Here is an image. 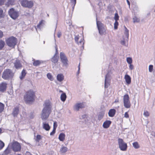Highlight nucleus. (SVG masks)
Here are the masks:
<instances>
[{
	"mask_svg": "<svg viewBox=\"0 0 155 155\" xmlns=\"http://www.w3.org/2000/svg\"><path fill=\"white\" fill-rule=\"evenodd\" d=\"M43 108L41 114V117L43 120H46L51 112L52 107L49 100L45 101L43 104Z\"/></svg>",
	"mask_w": 155,
	"mask_h": 155,
	"instance_id": "obj_1",
	"label": "nucleus"
},
{
	"mask_svg": "<svg viewBox=\"0 0 155 155\" xmlns=\"http://www.w3.org/2000/svg\"><path fill=\"white\" fill-rule=\"evenodd\" d=\"M35 92L30 90L27 92L24 96V100L26 103L30 104L35 100Z\"/></svg>",
	"mask_w": 155,
	"mask_h": 155,
	"instance_id": "obj_2",
	"label": "nucleus"
},
{
	"mask_svg": "<svg viewBox=\"0 0 155 155\" xmlns=\"http://www.w3.org/2000/svg\"><path fill=\"white\" fill-rule=\"evenodd\" d=\"M124 35L121 39L120 43L122 45L127 46L129 37V30L125 26H124Z\"/></svg>",
	"mask_w": 155,
	"mask_h": 155,
	"instance_id": "obj_3",
	"label": "nucleus"
},
{
	"mask_svg": "<svg viewBox=\"0 0 155 155\" xmlns=\"http://www.w3.org/2000/svg\"><path fill=\"white\" fill-rule=\"evenodd\" d=\"M17 39L13 37H11L6 40L7 45L12 48H14L17 43Z\"/></svg>",
	"mask_w": 155,
	"mask_h": 155,
	"instance_id": "obj_4",
	"label": "nucleus"
},
{
	"mask_svg": "<svg viewBox=\"0 0 155 155\" xmlns=\"http://www.w3.org/2000/svg\"><path fill=\"white\" fill-rule=\"evenodd\" d=\"M13 76V73L11 70L9 69L4 70L3 73L2 78L5 79H8L12 78Z\"/></svg>",
	"mask_w": 155,
	"mask_h": 155,
	"instance_id": "obj_5",
	"label": "nucleus"
},
{
	"mask_svg": "<svg viewBox=\"0 0 155 155\" xmlns=\"http://www.w3.org/2000/svg\"><path fill=\"white\" fill-rule=\"evenodd\" d=\"M9 146H11L14 152H18L21 149V146L20 143L16 141H14L10 144Z\"/></svg>",
	"mask_w": 155,
	"mask_h": 155,
	"instance_id": "obj_6",
	"label": "nucleus"
},
{
	"mask_svg": "<svg viewBox=\"0 0 155 155\" xmlns=\"http://www.w3.org/2000/svg\"><path fill=\"white\" fill-rule=\"evenodd\" d=\"M60 56L61 62L63 64V66L67 67L68 65V61L65 54L61 52L60 53Z\"/></svg>",
	"mask_w": 155,
	"mask_h": 155,
	"instance_id": "obj_7",
	"label": "nucleus"
},
{
	"mask_svg": "<svg viewBox=\"0 0 155 155\" xmlns=\"http://www.w3.org/2000/svg\"><path fill=\"white\" fill-rule=\"evenodd\" d=\"M118 144L119 148L122 151H126L127 148V145L126 143L124 142L123 139L119 138L118 140Z\"/></svg>",
	"mask_w": 155,
	"mask_h": 155,
	"instance_id": "obj_8",
	"label": "nucleus"
},
{
	"mask_svg": "<svg viewBox=\"0 0 155 155\" xmlns=\"http://www.w3.org/2000/svg\"><path fill=\"white\" fill-rule=\"evenodd\" d=\"M129 99V96L128 94H125L124 96V106L125 107L127 108H129L131 106V104Z\"/></svg>",
	"mask_w": 155,
	"mask_h": 155,
	"instance_id": "obj_9",
	"label": "nucleus"
},
{
	"mask_svg": "<svg viewBox=\"0 0 155 155\" xmlns=\"http://www.w3.org/2000/svg\"><path fill=\"white\" fill-rule=\"evenodd\" d=\"M21 4L23 7L31 8L33 6V3L31 1H28V0H22Z\"/></svg>",
	"mask_w": 155,
	"mask_h": 155,
	"instance_id": "obj_10",
	"label": "nucleus"
},
{
	"mask_svg": "<svg viewBox=\"0 0 155 155\" xmlns=\"http://www.w3.org/2000/svg\"><path fill=\"white\" fill-rule=\"evenodd\" d=\"M111 78V74L109 72L106 74L105 78L104 86L105 88H107L109 86Z\"/></svg>",
	"mask_w": 155,
	"mask_h": 155,
	"instance_id": "obj_11",
	"label": "nucleus"
},
{
	"mask_svg": "<svg viewBox=\"0 0 155 155\" xmlns=\"http://www.w3.org/2000/svg\"><path fill=\"white\" fill-rule=\"evenodd\" d=\"M9 14L10 17L14 19H16L19 16L18 12L15 11L13 8L11 9L9 11Z\"/></svg>",
	"mask_w": 155,
	"mask_h": 155,
	"instance_id": "obj_12",
	"label": "nucleus"
},
{
	"mask_svg": "<svg viewBox=\"0 0 155 155\" xmlns=\"http://www.w3.org/2000/svg\"><path fill=\"white\" fill-rule=\"evenodd\" d=\"M97 25L99 33L102 35L105 32V29L103 27V25L100 21H97Z\"/></svg>",
	"mask_w": 155,
	"mask_h": 155,
	"instance_id": "obj_13",
	"label": "nucleus"
},
{
	"mask_svg": "<svg viewBox=\"0 0 155 155\" xmlns=\"http://www.w3.org/2000/svg\"><path fill=\"white\" fill-rule=\"evenodd\" d=\"M55 48L56 51V53L51 59V61L54 63H57L58 62L59 59V56L58 52V48L56 45L55 46Z\"/></svg>",
	"mask_w": 155,
	"mask_h": 155,
	"instance_id": "obj_14",
	"label": "nucleus"
},
{
	"mask_svg": "<svg viewBox=\"0 0 155 155\" xmlns=\"http://www.w3.org/2000/svg\"><path fill=\"white\" fill-rule=\"evenodd\" d=\"M85 105L83 103H79L76 104L74 106V108L76 110L85 107Z\"/></svg>",
	"mask_w": 155,
	"mask_h": 155,
	"instance_id": "obj_15",
	"label": "nucleus"
},
{
	"mask_svg": "<svg viewBox=\"0 0 155 155\" xmlns=\"http://www.w3.org/2000/svg\"><path fill=\"white\" fill-rule=\"evenodd\" d=\"M42 127L46 131H48L50 130V127L48 123L45 122H43L42 123Z\"/></svg>",
	"mask_w": 155,
	"mask_h": 155,
	"instance_id": "obj_16",
	"label": "nucleus"
},
{
	"mask_svg": "<svg viewBox=\"0 0 155 155\" xmlns=\"http://www.w3.org/2000/svg\"><path fill=\"white\" fill-rule=\"evenodd\" d=\"M111 123V122L110 120H107L103 123V127L104 128H107L110 127Z\"/></svg>",
	"mask_w": 155,
	"mask_h": 155,
	"instance_id": "obj_17",
	"label": "nucleus"
},
{
	"mask_svg": "<svg viewBox=\"0 0 155 155\" xmlns=\"http://www.w3.org/2000/svg\"><path fill=\"white\" fill-rule=\"evenodd\" d=\"M15 67L17 69L21 68L22 67V65L20 61L18 60H16L14 63Z\"/></svg>",
	"mask_w": 155,
	"mask_h": 155,
	"instance_id": "obj_18",
	"label": "nucleus"
},
{
	"mask_svg": "<svg viewBox=\"0 0 155 155\" xmlns=\"http://www.w3.org/2000/svg\"><path fill=\"white\" fill-rule=\"evenodd\" d=\"M124 79L127 84H129L131 82V78L130 76L128 74H126L124 77Z\"/></svg>",
	"mask_w": 155,
	"mask_h": 155,
	"instance_id": "obj_19",
	"label": "nucleus"
},
{
	"mask_svg": "<svg viewBox=\"0 0 155 155\" xmlns=\"http://www.w3.org/2000/svg\"><path fill=\"white\" fill-rule=\"evenodd\" d=\"M7 84L5 83L0 84V91L4 92L6 90Z\"/></svg>",
	"mask_w": 155,
	"mask_h": 155,
	"instance_id": "obj_20",
	"label": "nucleus"
},
{
	"mask_svg": "<svg viewBox=\"0 0 155 155\" xmlns=\"http://www.w3.org/2000/svg\"><path fill=\"white\" fill-rule=\"evenodd\" d=\"M19 112V110L18 108L15 107L13 110L12 114L14 117H17Z\"/></svg>",
	"mask_w": 155,
	"mask_h": 155,
	"instance_id": "obj_21",
	"label": "nucleus"
},
{
	"mask_svg": "<svg viewBox=\"0 0 155 155\" xmlns=\"http://www.w3.org/2000/svg\"><path fill=\"white\" fill-rule=\"evenodd\" d=\"M116 113V110L114 109H110L108 112L109 116L110 117H112L114 116Z\"/></svg>",
	"mask_w": 155,
	"mask_h": 155,
	"instance_id": "obj_22",
	"label": "nucleus"
},
{
	"mask_svg": "<svg viewBox=\"0 0 155 155\" xmlns=\"http://www.w3.org/2000/svg\"><path fill=\"white\" fill-rule=\"evenodd\" d=\"M57 78L58 81L61 82L64 80V76L62 74H58L57 75Z\"/></svg>",
	"mask_w": 155,
	"mask_h": 155,
	"instance_id": "obj_23",
	"label": "nucleus"
},
{
	"mask_svg": "<svg viewBox=\"0 0 155 155\" xmlns=\"http://www.w3.org/2000/svg\"><path fill=\"white\" fill-rule=\"evenodd\" d=\"M65 134L64 133H61L59 134L58 138L60 141H63L65 139Z\"/></svg>",
	"mask_w": 155,
	"mask_h": 155,
	"instance_id": "obj_24",
	"label": "nucleus"
},
{
	"mask_svg": "<svg viewBox=\"0 0 155 155\" xmlns=\"http://www.w3.org/2000/svg\"><path fill=\"white\" fill-rule=\"evenodd\" d=\"M68 150V148L66 147L62 146L60 149V151L61 153H64L66 152Z\"/></svg>",
	"mask_w": 155,
	"mask_h": 155,
	"instance_id": "obj_25",
	"label": "nucleus"
},
{
	"mask_svg": "<svg viewBox=\"0 0 155 155\" xmlns=\"http://www.w3.org/2000/svg\"><path fill=\"white\" fill-rule=\"evenodd\" d=\"M26 74L25 70L23 69L21 72V75L19 77V78L21 80H23Z\"/></svg>",
	"mask_w": 155,
	"mask_h": 155,
	"instance_id": "obj_26",
	"label": "nucleus"
},
{
	"mask_svg": "<svg viewBox=\"0 0 155 155\" xmlns=\"http://www.w3.org/2000/svg\"><path fill=\"white\" fill-rule=\"evenodd\" d=\"M66 97H67L65 93H63L61 95V99L62 101L64 102L65 101Z\"/></svg>",
	"mask_w": 155,
	"mask_h": 155,
	"instance_id": "obj_27",
	"label": "nucleus"
},
{
	"mask_svg": "<svg viewBox=\"0 0 155 155\" xmlns=\"http://www.w3.org/2000/svg\"><path fill=\"white\" fill-rule=\"evenodd\" d=\"M44 21L42 20L40 22L39 24L37 25V28H36V30L38 28L40 29L43 27L44 25Z\"/></svg>",
	"mask_w": 155,
	"mask_h": 155,
	"instance_id": "obj_28",
	"label": "nucleus"
},
{
	"mask_svg": "<svg viewBox=\"0 0 155 155\" xmlns=\"http://www.w3.org/2000/svg\"><path fill=\"white\" fill-rule=\"evenodd\" d=\"M77 42H78V44L79 45L82 46L83 47V45L84 44V41L83 37H81V40H79Z\"/></svg>",
	"mask_w": 155,
	"mask_h": 155,
	"instance_id": "obj_29",
	"label": "nucleus"
},
{
	"mask_svg": "<svg viewBox=\"0 0 155 155\" xmlns=\"http://www.w3.org/2000/svg\"><path fill=\"white\" fill-rule=\"evenodd\" d=\"M33 60L34 61L33 62V65L35 66H37L41 63V61L39 60L35 61L34 59H33Z\"/></svg>",
	"mask_w": 155,
	"mask_h": 155,
	"instance_id": "obj_30",
	"label": "nucleus"
},
{
	"mask_svg": "<svg viewBox=\"0 0 155 155\" xmlns=\"http://www.w3.org/2000/svg\"><path fill=\"white\" fill-rule=\"evenodd\" d=\"M133 145L135 149H138L140 147L139 145L137 142L133 143Z\"/></svg>",
	"mask_w": 155,
	"mask_h": 155,
	"instance_id": "obj_31",
	"label": "nucleus"
},
{
	"mask_svg": "<svg viewBox=\"0 0 155 155\" xmlns=\"http://www.w3.org/2000/svg\"><path fill=\"white\" fill-rule=\"evenodd\" d=\"M126 61L129 64H132L133 62L132 58L130 57H127L126 59Z\"/></svg>",
	"mask_w": 155,
	"mask_h": 155,
	"instance_id": "obj_32",
	"label": "nucleus"
},
{
	"mask_svg": "<svg viewBox=\"0 0 155 155\" xmlns=\"http://www.w3.org/2000/svg\"><path fill=\"white\" fill-rule=\"evenodd\" d=\"M5 45V42L2 40H0V50L2 49Z\"/></svg>",
	"mask_w": 155,
	"mask_h": 155,
	"instance_id": "obj_33",
	"label": "nucleus"
},
{
	"mask_svg": "<svg viewBox=\"0 0 155 155\" xmlns=\"http://www.w3.org/2000/svg\"><path fill=\"white\" fill-rule=\"evenodd\" d=\"M7 3L8 5H13L14 4V0H8Z\"/></svg>",
	"mask_w": 155,
	"mask_h": 155,
	"instance_id": "obj_34",
	"label": "nucleus"
},
{
	"mask_svg": "<svg viewBox=\"0 0 155 155\" xmlns=\"http://www.w3.org/2000/svg\"><path fill=\"white\" fill-rule=\"evenodd\" d=\"M47 77L51 81H53V78L52 75L50 73H48L47 74Z\"/></svg>",
	"mask_w": 155,
	"mask_h": 155,
	"instance_id": "obj_35",
	"label": "nucleus"
},
{
	"mask_svg": "<svg viewBox=\"0 0 155 155\" xmlns=\"http://www.w3.org/2000/svg\"><path fill=\"white\" fill-rule=\"evenodd\" d=\"M4 105L0 102V113L2 112L4 110Z\"/></svg>",
	"mask_w": 155,
	"mask_h": 155,
	"instance_id": "obj_36",
	"label": "nucleus"
},
{
	"mask_svg": "<svg viewBox=\"0 0 155 155\" xmlns=\"http://www.w3.org/2000/svg\"><path fill=\"white\" fill-rule=\"evenodd\" d=\"M134 22H138L140 21V19L136 17H134L133 18Z\"/></svg>",
	"mask_w": 155,
	"mask_h": 155,
	"instance_id": "obj_37",
	"label": "nucleus"
},
{
	"mask_svg": "<svg viewBox=\"0 0 155 155\" xmlns=\"http://www.w3.org/2000/svg\"><path fill=\"white\" fill-rule=\"evenodd\" d=\"M104 114L101 113L98 116V119L99 120H101L102 118L104 116Z\"/></svg>",
	"mask_w": 155,
	"mask_h": 155,
	"instance_id": "obj_38",
	"label": "nucleus"
},
{
	"mask_svg": "<svg viewBox=\"0 0 155 155\" xmlns=\"http://www.w3.org/2000/svg\"><path fill=\"white\" fill-rule=\"evenodd\" d=\"M4 143L2 141H0V150L2 149L4 146Z\"/></svg>",
	"mask_w": 155,
	"mask_h": 155,
	"instance_id": "obj_39",
	"label": "nucleus"
},
{
	"mask_svg": "<svg viewBox=\"0 0 155 155\" xmlns=\"http://www.w3.org/2000/svg\"><path fill=\"white\" fill-rule=\"evenodd\" d=\"M119 16L118 14L117 13H115L114 17V19L115 20V21H117L119 19Z\"/></svg>",
	"mask_w": 155,
	"mask_h": 155,
	"instance_id": "obj_40",
	"label": "nucleus"
},
{
	"mask_svg": "<svg viewBox=\"0 0 155 155\" xmlns=\"http://www.w3.org/2000/svg\"><path fill=\"white\" fill-rule=\"evenodd\" d=\"M41 136L40 135H37L36 139V140L37 141L39 142L41 139Z\"/></svg>",
	"mask_w": 155,
	"mask_h": 155,
	"instance_id": "obj_41",
	"label": "nucleus"
},
{
	"mask_svg": "<svg viewBox=\"0 0 155 155\" xmlns=\"http://www.w3.org/2000/svg\"><path fill=\"white\" fill-rule=\"evenodd\" d=\"M118 25V22L117 21H115V22L114 23V28L115 29H117V26Z\"/></svg>",
	"mask_w": 155,
	"mask_h": 155,
	"instance_id": "obj_42",
	"label": "nucleus"
},
{
	"mask_svg": "<svg viewBox=\"0 0 155 155\" xmlns=\"http://www.w3.org/2000/svg\"><path fill=\"white\" fill-rule=\"evenodd\" d=\"M153 65H150L149 67V71L150 72H151L153 70Z\"/></svg>",
	"mask_w": 155,
	"mask_h": 155,
	"instance_id": "obj_43",
	"label": "nucleus"
},
{
	"mask_svg": "<svg viewBox=\"0 0 155 155\" xmlns=\"http://www.w3.org/2000/svg\"><path fill=\"white\" fill-rule=\"evenodd\" d=\"M57 126L58 125L57 122H54L53 129L56 130Z\"/></svg>",
	"mask_w": 155,
	"mask_h": 155,
	"instance_id": "obj_44",
	"label": "nucleus"
},
{
	"mask_svg": "<svg viewBox=\"0 0 155 155\" xmlns=\"http://www.w3.org/2000/svg\"><path fill=\"white\" fill-rule=\"evenodd\" d=\"M129 69L132 70L134 69V66L132 64H130L129 65Z\"/></svg>",
	"mask_w": 155,
	"mask_h": 155,
	"instance_id": "obj_45",
	"label": "nucleus"
},
{
	"mask_svg": "<svg viewBox=\"0 0 155 155\" xmlns=\"http://www.w3.org/2000/svg\"><path fill=\"white\" fill-rule=\"evenodd\" d=\"M143 114L146 117H148L149 115V113L147 111H144Z\"/></svg>",
	"mask_w": 155,
	"mask_h": 155,
	"instance_id": "obj_46",
	"label": "nucleus"
},
{
	"mask_svg": "<svg viewBox=\"0 0 155 155\" xmlns=\"http://www.w3.org/2000/svg\"><path fill=\"white\" fill-rule=\"evenodd\" d=\"M71 2L74 5V7L76 4V0H71Z\"/></svg>",
	"mask_w": 155,
	"mask_h": 155,
	"instance_id": "obj_47",
	"label": "nucleus"
},
{
	"mask_svg": "<svg viewBox=\"0 0 155 155\" xmlns=\"http://www.w3.org/2000/svg\"><path fill=\"white\" fill-rule=\"evenodd\" d=\"M124 117L126 118H129V115L128 114V112H126L125 113Z\"/></svg>",
	"mask_w": 155,
	"mask_h": 155,
	"instance_id": "obj_48",
	"label": "nucleus"
},
{
	"mask_svg": "<svg viewBox=\"0 0 155 155\" xmlns=\"http://www.w3.org/2000/svg\"><path fill=\"white\" fill-rule=\"evenodd\" d=\"M9 153V150L8 148H7L5 151V154H8Z\"/></svg>",
	"mask_w": 155,
	"mask_h": 155,
	"instance_id": "obj_49",
	"label": "nucleus"
},
{
	"mask_svg": "<svg viewBox=\"0 0 155 155\" xmlns=\"http://www.w3.org/2000/svg\"><path fill=\"white\" fill-rule=\"evenodd\" d=\"M3 10L0 8V18H1L2 16Z\"/></svg>",
	"mask_w": 155,
	"mask_h": 155,
	"instance_id": "obj_50",
	"label": "nucleus"
},
{
	"mask_svg": "<svg viewBox=\"0 0 155 155\" xmlns=\"http://www.w3.org/2000/svg\"><path fill=\"white\" fill-rule=\"evenodd\" d=\"M61 35V31H59L57 34L58 37L59 38H60Z\"/></svg>",
	"mask_w": 155,
	"mask_h": 155,
	"instance_id": "obj_51",
	"label": "nucleus"
},
{
	"mask_svg": "<svg viewBox=\"0 0 155 155\" xmlns=\"http://www.w3.org/2000/svg\"><path fill=\"white\" fill-rule=\"evenodd\" d=\"M79 37H78V36H76L75 37V40L76 42H78L79 40Z\"/></svg>",
	"mask_w": 155,
	"mask_h": 155,
	"instance_id": "obj_52",
	"label": "nucleus"
},
{
	"mask_svg": "<svg viewBox=\"0 0 155 155\" xmlns=\"http://www.w3.org/2000/svg\"><path fill=\"white\" fill-rule=\"evenodd\" d=\"M55 130H54V129H53L52 131L50 133V135H53L54 134V133H55Z\"/></svg>",
	"mask_w": 155,
	"mask_h": 155,
	"instance_id": "obj_53",
	"label": "nucleus"
},
{
	"mask_svg": "<svg viewBox=\"0 0 155 155\" xmlns=\"http://www.w3.org/2000/svg\"><path fill=\"white\" fill-rule=\"evenodd\" d=\"M3 32L0 30V38H2L3 36Z\"/></svg>",
	"mask_w": 155,
	"mask_h": 155,
	"instance_id": "obj_54",
	"label": "nucleus"
},
{
	"mask_svg": "<svg viewBox=\"0 0 155 155\" xmlns=\"http://www.w3.org/2000/svg\"><path fill=\"white\" fill-rule=\"evenodd\" d=\"M5 1V0H0V5L3 4L4 3Z\"/></svg>",
	"mask_w": 155,
	"mask_h": 155,
	"instance_id": "obj_55",
	"label": "nucleus"
},
{
	"mask_svg": "<svg viewBox=\"0 0 155 155\" xmlns=\"http://www.w3.org/2000/svg\"><path fill=\"white\" fill-rule=\"evenodd\" d=\"M80 70V63H79V65L78 66V74L79 73V71Z\"/></svg>",
	"mask_w": 155,
	"mask_h": 155,
	"instance_id": "obj_56",
	"label": "nucleus"
},
{
	"mask_svg": "<svg viewBox=\"0 0 155 155\" xmlns=\"http://www.w3.org/2000/svg\"><path fill=\"white\" fill-rule=\"evenodd\" d=\"M25 155H31V154L28 152H27L25 153Z\"/></svg>",
	"mask_w": 155,
	"mask_h": 155,
	"instance_id": "obj_57",
	"label": "nucleus"
},
{
	"mask_svg": "<svg viewBox=\"0 0 155 155\" xmlns=\"http://www.w3.org/2000/svg\"><path fill=\"white\" fill-rule=\"evenodd\" d=\"M127 2L128 5H129V7L130 6V2L128 0H127Z\"/></svg>",
	"mask_w": 155,
	"mask_h": 155,
	"instance_id": "obj_58",
	"label": "nucleus"
},
{
	"mask_svg": "<svg viewBox=\"0 0 155 155\" xmlns=\"http://www.w3.org/2000/svg\"><path fill=\"white\" fill-rule=\"evenodd\" d=\"M68 22H69V25L70 26V25L71 24V21H68Z\"/></svg>",
	"mask_w": 155,
	"mask_h": 155,
	"instance_id": "obj_59",
	"label": "nucleus"
},
{
	"mask_svg": "<svg viewBox=\"0 0 155 155\" xmlns=\"http://www.w3.org/2000/svg\"><path fill=\"white\" fill-rule=\"evenodd\" d=\"M59 92L60 93H63V91L61 90H59Z\"/></svg>",
	"mask_w": 155,
	"mask_h": 155,
	"instance_id": "obj_60",
	"label": "nucleus"
},
{
	"mask_svg": "<svg viewBox=\"0 0 155 155\" xmlns=\"http://www.w3.org/2000/svg\"><path fill=\"white\" fill-rule=\"evenodd\" d=\"M118 102L116 100L115 101V102Z\"/></svg>",
	"mask_w": 155,
	"mask_h": 155,
	"instance_id": "obj_61",
	"label": "nucleus"
},
{
	"mask_svg": "<svg viewBox=\"0 0 155 155\" xmlns=\"http://www.w3.org/2000/svg\"><path fill=\"white\" fill-rule=\"evenodd\" d=\"M1 129L0 128V133H1Z\"/></svg>",
	"mask_w": 155,
	"mask_h": 155,
	"instance_id": "obj_62",
	"label": "nucleus"
},
{
	"mask_svg": "<svg viewBox=\"0 0 155 155\" xmlns=\"http://www.w3.org/2000/svg\"><path fill=\"white\" fill-rule=\"evenodd\" d=\"M66 23H68V21H66Z\"/></svg>",
	"mask_w": 155,
	"mask_h": 155,
	"instance_id": "obj_63",
	"label": "nucleus"
}]
</instances>
